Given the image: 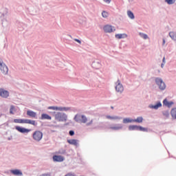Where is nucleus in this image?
Listing matches in <instances>:
<instances>
[{
  "mask_svg": "<svg viewBox=\"0 0 176 176\" xmlns=\"http://www.w3.org/2000/svg\"><path fill=\"white\" fill-rule=\"evenodd\" d=\"M162 114L164 116H165V118H168L170 116V113L168 112V111H162Z\"/></svg>",
  "mask_w": 176,
  "mask_h": 176,
  "instance_id": "nucleus-33",
  "label": "nucleus"
},
{
  "mask_svg": "<svg viewBox=\"0 0 176 176\" xmlns=\"http://www.w3.org/2000/svg\"><path fill=\"white\" fill-rule=\"evenodd\" d=\"M48 109H52V111H59L60 112H74L75 109L68 107H57L51 106L48 107Z\"/></svg>",
  "mask_w": 176,
  "mask_h": 176,
  "instance_id": "nucleus-2",
  "label": "nucleus"
},
{
  "mask_svg": "<svg viewBox=\"0 0 176 176\" xmlns=\"http://www.w3.org/2000/svg\"><path fill=\"white\" fill-rule=\"evenodd\" d=\"M54 119L57 122H67L68 120V116L63 112H54Z\"/></svg>",
  "mask_w": 176,
  "mask_h": 176,
  "instance_id": "nucleus-3",
  "label": "nucleus"
},
{
  "mask_svg": "<svg viewBox=\"0 0 176 176\" xmlns=\"http://www.w3.org/2000/svg\"><path fill=\"white\" fill-rule=\"evenodd\" d=\"M92 67L96 69H98L101 68V63H100L99 60H95L92 63Z\"/></svg>",
  "mask_w": 176,
  "mask_h": 176,
  "instance_id": "nucleus-19",
  "label": "nucleus"
},
{
  "mask_svg": "<svg viewBox=\"0 0 176 176\" xmlns=\"http://www.w3.org/2000/svg\"><path fill=\"white\" fill-rule=\"evenodd\" d=\"M40 119L41 120H52V116H49V114L42 113Z\"/></svg>",
  "mask_w": 176,
  "mask_h": 176,
  "instance_id": "nucleus-21",
  "label": "nucleus"
},
{
  "mask_svg": "<svg viewBox=\"0 0 176 176\" xmlns=\"http://www.w3.org/2000/svg\"><path fill=\"white\" fill-rule=\"evenodd\" d=\"M0 71L3 75H8V72H9V69L5 63H0Z\"/></svg>",
  "mask_w": 176,
  "mask_h": 176,
  "instance_id": "nucleus-10",
  "label": "nucleus"
},
{
  "mask_svg": "<svg viewBox=\"0 0 176 176\" xmlns=\"http://www.w3.org/2000/svg\"><path fill=\"white\" fill-rule=\"evenodd\" d=\"M133 122L135 123H142L144 122V118L142 117H138L136 119H133Z\"/></svg>",
  "mask_w": 176,
  "mask_h": 176,
  "instance_id": "nucleus-27",
  "label": "nucleus"
},
{
  "mask_svg": "<svg viewBox=\"0 0 176 176\" xmlns=\"http://www.w3.org/2000/svg\"><path fill=\"white\" fill-rule=\"evenodd\" d=\"M49 127H53V125H48Z\"/></svg>",
  "mask_w": 176,
  "mask_h": 176,
  "instance_id": "nucleus-45",
  "label": "nucleus"
},
{
  "mask_svg": "<svg viewBox=\"0 0 176 176\" xmlns=\"http://www.w3.org/2000/svg\"><path fill=\"white\" fill-rule=\"evenodd\" d=\"M129 2L131 3H134V0H129Z\"/></svg>",
  "mask_w": 176,
  "mask_h": 176,
  "instance_id": "nucleus-42",
  "label": "nucleus"
},
{
  "mask_svg": "<svg viewBox=\"0 0 176 176\" xmlns=\"http://www.w3.org/2000/svg\"><path fill=\"white\" fill-rule=\"evenodd\" d=\"M23 124H32V126H36L38 124L35 120L24 119Z\"/></svg>",
  "mask_w": 176,
  "mask_h": 176,
  "instance_id": "nucleus-18",
  "label": "nucleus"
},
{
  "mask_svg": "<svg viewBox=\"0 0 176 176\" xmlns=\"http://www.w3.org/2000/svg\"><path fill=\"white\" fill-rule=\"evenodd\" d=\"M17 111V109L15 107L14 105H10V113L11 115H14Z\"/></svg>",
  "mask_w": 176,
  "mask_h": 176,
  "instance_id": "nucleus-24",
  "label": "nucleus"
},
{
  "mask_svg": "<svg viewBox=\"0 0 176 176\" xmlns=\"http://www.w3.org/2000/svg\"><path fill=\"white\" fill-rule=\"evenodd\" d=\"M26 115L29 116V118H32V119H38V116H36V112L32 110H28L26 112Z\"/></svg>",
  "mask_w": 176,
  "mask_h": 176,
  "instance_id": "nucleus-12",
  "label": "nucleus"
},
{
  "mask_svg": "<svg viewBox=\"0 0 176 176\" xmlns=\"http://www.w3.org/2000/svg\"><path fill=\"white\" fill-rule=\"evenodd\" d=\"M10 173H11V174L13 175L23 176V172H21L20 169H12L10 170Z\"/></svg>",
  "mask_w": 176,
  "mask_h": 176,
  "instance_id": "nucleus-16",
  "label": "nucleus"
},
{
  "mask_svg": "<svg viewBox=\"0 0 176 176\" xmlns=\"http://www.w3.org/2000/svg\"><path fill=\"white\" fill-rule=\"evenodd\" d=\"M69 135L72 136V135H75V132L74 131H69Z\"/></svg>",
  "mask_w": 176,
  "mask_h": 176,
  "instance_id": "nucleus-38",
  "label": "nucleus"
},
{
  "mask_svg": "<svg viewBox=\"0 0 176 176\" xmlns=\"http://www.w3.org/2000/svg\"><path fill=\"white\" fill-rule=\"evenodd\" d=\"M163 104L165 107H168V108L171 107V106L173 105V104H174V102H173V101H170L168 102V100H167V99H164L163 100Z\"/></svg>",
  "mask_w": 176,
  "mask_h": 176,
  "instance_id": "nucleus-23",
  "label": "nucleus"
},
{
  "mask_svg": "<svg viewBox=\"0 0 176 176\" xmlns=\"http://www.w3.org/2000/svg\"><path fill=\"white\" fill-rule=\"evenodd\" d=\"M164 45H166V40L164 38L162 40V45L164 46Z\"/></svg>",
  "mask_w": 176,
  "mask_h": 176,
  "instance_id": "nucleus-40",
  "label": "nucleus"
},
{
  "mask_svg": "<svg viewBox=\"0 0 176 176\" xmlns=\"http://www.w3.org/2000/svg\"><path fill=\"white\" fill-rule=\"evenodd\" d=\"M126 13L128 17L131 19V20H134V19H135V16H134V13H133V12L128 10Z\"/></svg>",
  "mask_w": 176,
  "mask_h": 176,
  "instance_id": "nucleus-26",
  "label": "nucleus"
},
{
  "mask_svg": "<svg viewBox=\"0 0 176 176\" xmlns=\"http://www.w3.org/2000/svg\"><path fill=\"white\" fill-rule=\"evenodd\" d=\"M60 155H64L65 153V150L64 149H60L59 150V152H58Z\"/></svg>",
  "mask_w": 176,
  "mask_h": 176,
  "instance_id": "nucleus-36",
  "label": "nucleus"
},
{
  "mask_svg": "<svg viewBox=\"0 0 176 176\" xmlns=\"http://www.w3.org/2000/svg\"><path fill=\"white\" fill-rule=\"evenodd\" d=\"M14 123H21L24 124V119H14Z\"/></svg>",
  "mask_w": 176,
  "mask_h": 176,
  "instance_id": "nucleus-32",
  "label": "nucleus"
},
{
  "mask_svg": "<svg viewBox=\"0 0 176 176\" xmlns=\"http://www.w3.org/2000/svg\"><path fill=\"white\" fill-rule=\"evenodd\" d=\"M32 138L36 142H39L43 138V133L41 131H35L32 134Z\"/></svg>",
  "mask_w": 176,
  "mask_h": 176,
  "instance_id": "nucleus-6",
  "label": "nucleus"
},
{
  "mask_svg": "<svg viewBox=\"0 0 176 176\" xmlns=\"http://www.w3.org/2000/svg\"><path fill=\"white\" fill-rule=\"evenodd\" d=\"M155 83L158 86L160 90H161L162 91L166 90V85L164 81H163V79H162L161 78H156Z\"/></svg>",
  "mask_w": 176,
  "mask_h": 176,
  "instance_id": "nucleus-5",
  "label": "nucleus"
},
{
  "mask_svg": "<svg viewBox=\"0 0 176 176\" xmlns=\"http://www.w3.org/2000/svg\"><path fill=\"white\" fill-rule=\"evenodd\" d=\"M16 130H17V131H19V133H22L23 134H25L30 133V131H31V129H25L24 127H21V126H16L15 127Z\"/></svg>",
  "mask_w": 176,
  "mask_h": 176,
  "instance_id": "nucleus-11",
  "label": "nucleus"
},
{
  "mask_svg": "<svg viewBox=\"0 0 176 176\" xmlns=\"http://www.w3.org/2000/svg\"><path fill=\"white\" fill-rule=\"evenodd\" d=\"M102 16L103 17V19H108V17L109 16V13L107 11H102Z\"/></svg>",
  "mask_w": 176,
  "mask_h": 176,
  "instance_id": "nucleus-29",
  "label": "nucleus"
},
{
  "mask_svg": "<svg viewBox=\"0 0 176 176\" xmlns=\"http://www.w3.org/2000/svg\"><path fill=\"white\" fill-rule=\"evenodd\" d=\"M109 129L113 131H119L120 130H123V124H113L111 125Z\"/></svg>",
  "mask_w": 176,
  "mask_h": 176,
  "instance_id": "nucleus-8",
  "label": "nucleus"
},
{
  "mask_svg": "<svg viewBox=\"0 0 176 176\" xmlns=\"http://www.w3.org/2000/svg\"><path fill=\"white\" fill-rule=\"evenodd\" d=\"M164 64H166V63H162V64H161V68H164Z\"/></svg>",
  "mask_w": 176,
  "mask_h": 176,
  "instance_id": "nucleus-43",
  "label": "nucleus"
},
{
  "mask_svg": "<svg viewBox=\"0 0 176 176\" xmlns=\"http://www.w3.org/2000/svg\"><path fill=\"white\" fill-rule=\"evenodd\" d=\"M67 142L68 144H70V145H74V146H78V145H79V141L75 139L67 140Z\"/></svg>",
  "mask_w": 176,
  "mask_h": 176,
  "instance_id": "nucleus-20",
  "label": "nucleus"
},
{
  "mask_svg": "<svg viewBox=\"0 0 176 176\" xmlns=\"http://www.w3.org/2000/svg\"><path fill=\"white\" fill-rule=\"evenodd\" d=\"M103 30L104 32L108 34H111V32H115V31H116V28L111 25H104Z\"/></svg>",
  "mask_w": 176,
  "mask_h": 176,
  "instance_id": "nucleus-9",
  "label": "nucleus"
},
{
  "mask_svg": "<svg viewBox=\"0 0 176 176\" xmlns=\"http://www.w3.org/2000/svg\"><path fill=\"white\" fill-rule=\"evenodd\" d=\"M122 123L124 124H127V123H133V120L130 118H123Z\"/></svg>",
  "mask_w": 176,
  "mask_h": 176,
  "instance_id": "nucleus-25",
  "label": "nucleus"
},
{
  "mask_svg": "<svg viewBox=\"0 0 176 176\" xmlns=\"http://www.w3.org/2000/svg\"><path fill=\"white\" fill-rule=\"evenodd\" d=\"M173 119H176V108L173 109L170 111Z\"/></svg>",
  "mask_w": 176,
  "mask_h": 176,
  "instance_id": "nucleus-30",
  "label": "nucleus"
},
{
  "mask_svg": "<svg viewBox=\"0 0 176 176\" xmlns=\"http://www.w3.org/2000/svg\"><path fill=\"white\" fill-rule=\"evenodd\" d=\"M52 159H53V162H64L65 160L64 157L61 155H54L52 157Z\"/></svg>",
  "mask_w": 176,
  "mask_h": 176,
  "instance_id": "nucleus-15",
  "label": "nucleus"
},
{
  "mask_svg": "<svg viewBox=\"0 0 176 176\" xmlns=\"http://www.w3.org/2000/svg\"><path fill=\"white\" fill-rule=\"evenodd\" d=\"M128 130L129 131H134L137 130L138 131H144V132H148V129L144 128L141 126H138V125H130L128 127Z\"/></svg>",
  "mask_w": 176,
  "mask_h": 176,
  "instance_id": "nucleus-7",
  "label": "nucleus"
},
{
  "mask_svg": "<svg viewBox=\"0 0 176 176\" xmlns=\"http://www.w3.org/2000/svg\"><path fill=\"white\" fill-rule=\"evenodd\" d=\"M76 42H77L78 43H79L80 45H82V41H80V40L77 39V38H74V39Z\"/></svg>",
  "mask_w": 176,
  "mask_h": 176,
  "instance_id": "nucleus-37",
  "label": "nucleus"
},
{
  "mask_svg": "<svg viewBox=\"0 0 176 176\" xmlns=\"http://www.w3.org/2000/svg\"><path fill=\"white\" fill-rule=\"evenodd\" d=\"M5 14H1V15H0V17H5Z\"/></svg>",
  "mask_w": 176,
  "mask_h": 176,
  "instance_id": "nucleus-44",
  "label": "nucleus"
},
{
  "mask_svg": "<svg viewBox=\"0 0 176 176\" xmlns=\"http://www.w3.org/2000/svg\"><path fill=\"white\" fill-rule=\"evenodd\" d=\"M65 176H76V175H75L74 173H68Z\"/></svg>",
  "mask_w": 176,
  "mask_h": 176,
  "instance_id": "nucleus-35",
  "label": "nucleus"
},
{
  "mask_svg": "<svg viewBox=\"0 0 176 176\" xmlns=\"http://www.w3.org/2000/svg\"><path fill=\"white\" fill-rule=\"evenodd\" d=\"M115 89H116V91L119 94H122V93L124 91V87H123V84H122V82L120 81V80H118L115 82Z\"/></svg>",
  "mask_w": 176,
  "mask_h": 176,
  "instance_id": "nucleus-4",
  "label": "nucleus"
},
{
  "mask_svg": "<svg viewBox=\"0 0 176 176\" xmlns=\"http://www.w3.org/2000/svg\"><path fill=\"white\" fill-rule=\"evenodd\" d=\"M169 36L173 39V41H176V32H170Z\"/></svg>",
  "mask_w": 176,
  "mask_h": 176,
  "instance_id": "nucleus-28",
  "label": "nucleus"
},
{
  "mask_svg": "<svg viewBox=\"0 0 176 176\" xmlns=\"http://www.w3.org/2000/svg\"><path fill=\"white\" fill-rule=\"evenodd\" d=\"M139 35L140 37H142L143 39H149V36H147L146 34H144L142 32H140Z\"/></svg>",
  "mask_w": 176,
  "mask_h": 176,
  "instance_id": "nucleus-31",
  "label": "nucleus"
},
{
  "mask_svg": "<svg viewBox=\"0 0 176 176\" xmlns=\"http://www.w3.org/2000/svg\"><path fill=\"white\" fill-rule=\"evenodd\" d=\"M148 108H150V109H155L157 110L159 109V108H162V102H157L156 104H149L148 105Z\"/></svg>",
  "mask_w": 176,
  "mask_h": 176,
  "instance_id": "nucleus-17",
  "label": "nucleus"
},
{
  "mask_svg": "<svg viewBox=\"0 0 176 176\" xmlns=\"http://www.w3.org/2000/svg\"><path fill=\"white\" fill-rule=\"evenodd\" d=\"M0 97H2V98H8V97H9V91L0 88Z\"/></svg>",
  "mask_w": 176,
  "mask_h": 176,
  "instance_id": "nucleus-13",
  "label": "nucleus"
},
{
  "mask_svg": "<svg viewBox=\"0 0 176 176\" xmlns=\"http://www.w3.org/2000/svg\"><path fill=\"white\" fill-rule=\"evenodd\" d=\"M115 37L116 38V39H124V38H127V34H126V33L116 34L115 35Z\"/></svg>",
  "mask_w": 176,
  "mask_h": 176,
  "instance_id": "nucleus-22",
  "label": "nucleus"
},
{
  "mask_svg": "<svg viewBox=\"0 0 176 176\" xmlns=\"http://www.w3.org/2000/svg\"><path fill=\"white\" fill-rule=\"evenodd\" d=\"M106 118L109 120H122V117L119 116H106Z\"/></svg>",
  "mask_w": 176,
  "mask_h": 176,
  "instance_id": "nucleus-14",
  "label": "nucleus"
},
{
  "mask_svg": "<svg viewBox=\"0 0 176 176\" xmlns=\"http://www.w3.org/2000/svg\"><path fill=\"white\" fill-rule=\"evenodd\" d=\"M162 63L166 64V57H164L162 59Z\"/></svg>",
  "mask_w": 176,
  "mask_h": 176,
  "instance_id": "nucleus-41",
  "label": "nucleus"
},
{
  "mask_svg": "<svg viewBox=\"0 0 176 176\" xmlns=\"http://www.w3.org/2000/svg\"><path fill=\"white\" fill-rule=\"evenodd\" d=\"M74 120L76 121V123H82L83 124H85L87 127L92 126L94 122L93 118L82 114H76L74 118Z\"/></svg>",
  "mask_w": 176,
  "mask_h": 176,
  "instance_id": "nucleus-1",
  "label": "nucleus"
},
{
  "mask_svg": "<svg viewBox=\"0 0 176 176\" xmlns=\"http://www.w3.org/2000/svg\"><path fill=\"white\" fill-rule=\"evenodd\" d=\"M103 1L105 2V3H107V5H109V3H111V0H103Z\"/></svg>",
  "mask_w": 176,
  "mask_h": 176,
  "instance_id": "nucleus-39",
  "label": "nucleus"
},
{
  "mask_svg": "<svg viewBox=\"0 0 176 176\" xmlns=\"http://www.w3.org/2000/svg\"><path fill=\"white\" fill-rule=\"evenodd\" d=\"M165 2H166L168 5H173L175 3V0H165Z\"/></svg>",
  "mask_w": 176,
  "mask_h": 176,
  "instance_id": "nucleus-34",
  "label": "nucleus"
}]
</instances>
